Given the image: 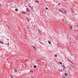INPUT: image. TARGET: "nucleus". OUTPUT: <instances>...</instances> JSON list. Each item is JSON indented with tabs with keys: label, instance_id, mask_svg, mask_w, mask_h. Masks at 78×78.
Returning <instances> with one entry per match:
<instances>
[{
	"label": "nucleus",
	"instance_id": "nucleus-43",
	"mask_svg": "<svg viewBox=\"0 0 78 78\" xmlns=\"http://www.w3.org/2000/svg\"><path fill=\"white\" fill-rule=\"evenodd\" d=\"M68 78H70V77H69Z\"/></svg>",
	"mask_w": 78,
	"mask_h": 78
},
{
	"label": "nucleus",
	"instance_id": "nucleus-10",
	"mask_svg": "<svg viewBox=\"0 0 78 78\" xmlns=\"http://www.w3.org/2000/svg\"><path fill=\"white\" fill-rule=\"evenodd\" d=\"M48 43L49 44H51V42L49 41H48Z\"/></svg>",
	"mask_w": 78,
	"mask_h": 78
},
{
	"label": "nucleus",
	"instance_id": "nucleus-21",
	"mask_svg": "<svg viewBox=\"0 0 78 78\" xmlns=\"http://www.w3.org/2000/svg\"><path fill=\"white\" fill-rule=\"evenodd\" d=\"M10 76H11V78H13L12 77V75H11Z\"/></svg>",
	"mask_w": 78,
	"mask_h": 78
},
{
	"label": "nucleus",
	"instance_id": "nucleus-17",
	"mask_svg": "<svg viewBox=\"0 0 78 78\" xmlns=\"http://www.w3.org/2000/svg\"><path fill=\"white\" fill-rule=\"evenodd\" d=\"M15 10L16 11H18V9H16Z\"/></svg>",
	"mask_w": 78,
	"mask_h": 78
},
{
	"label": "nucleus",
	"instance_id": "nucleus-11",
	"mask_svg": "<svg viewBox=\"0 0 78 78\" xmlns=\"http://www.w3.org/2000/svg\"><path fill=\"white\" fill-rule=\"evenodd\" d=\"M68 73H65V76H67V75Z\"/></svg>",
	"mask_w": 78,
	"mask_h": 78
},
{
	"label": "nucleus",
	"instance_id": "nucleus-44",
	"mask_svg": "<svg viewBox=\"0 0 78 78\" xmlns=\"http://www.w3.org/2000/svg\"><path fill=\"white\" fill-rule=\"evenodd\" d=\"M33 78H34L33 77Z\"/></svg>",
	"mask_w": 78,
	"mask_h": 78
},
{
	"label": "nucleus",
	"instance_id": "nucleus-22",
	"mask_svg": "<svg viewBox=\"0 0 78 78\" xmlns=\"http://www.w3.org/2000/svg\"><path fill=\"white\" fill-rule=\"evenodd\" d=\"M45 9H48V8H47V7L45 8Z\"/></svg>",
	"mask_w": 78,
	"mask_h": 78
},
{
	"label": "nucleus",
	"instance_id": "nucleus-25",
	"mask_svg": "<svg viewBox=\"0 0 78 78\" xmlns=\"http://www.w3.org/2000/svg\"><path fill=\"white\" fill-rule=\"evenodd\" d=\"M58 5H61V3H58Z\"/></svg>",
	"mask_w": 78,
	"mask_h": 78
},
{
	"label": "nucleus",
	"instance_id": "nucleus-24",
	"mask_svg": "<svg viewBox=\"0 0 78 78\" xmlns=\"http://www.w3.org/2000/svg\"><path fill=\"white\" fill-rule=\"evenodd\" d=\"M55 57H57V55H55Z\"/></svg>",
	"mask_w": 78,
	"mask_h": 78
},
{
	"label": "nucleus",
	"instance_id": "nucleus-5",
	"mask_svg": "<svg viewBox=\"0 0 78 78\" xmlns=\"http://www.w3.org/2000/svg\"><path fill=\"white\" fill-rule=\"evenodd\" d=\"M33 46V48L35 50H36V47H35V46Z\"/></svg>",
	"mask_w": 78,
	"mask_h": 78
},
{
	"label": "nucleus",
	"instance_id": "nucleus-31",
	"mask_svg": "<svg viewBox=\"0 0 78 78\" xmlns=\"http://www.w3.org/2000/svg\"><path fill=\"white\" fill-rule=\"evenodd\" d=\"M75 39H76V41H78V39L75 38Z\"/></svg>",
	"mask_w": 78,
	"mask_h": 78
},
{
	"label": "nucleus",
	"instance_id": "nucleus-12",
	"mask_svg": "<svg viewBox=\"0 0 78 78\" xmlns=\"http://www.w3.org/2000/svg\"><path fill=\"white\" fill-rule=\"evenodd\" d=\"M22 13L23 14H26V13H25V12L23 11L22 12Z\"/></svg>",
	"mask_w": 78,
	"mask_h": 78
},
{
	"label": "nucleus",
	"instance_id": "nucleus-18",
	"mask_svg": "<svg viewBox=\"0 0 78 78\" xmlns=\"http://www.w3.org/2000/svg\"><path fill=\"white\" fill-rule=\"evenodd\" d=\"M64 12L65 13H66L67 12V11H66V10H65L64 11Z\"/></svg>",
	"mask_w": 78,
	"mask_h": 78
},
{
	"label": "nucleus",
	"instance_id": "nucleus-6",
	"mask_svg": "<svg viewBox=\"0 0 78 78\" xmlns=\"http://www.w3.org/2000/svg\"><path fill=\"white\" fill-rule=\"evenodd\" d=\"M0 44H4V43L2 41H0Z\"/></svg>",
	"mask_w": 78,
	"mask_h": 78
},
{
	"label": "nucleus",
	"instance_id": "nucleus-41",
	"mask_svg": "<svg viewBox=\"0 0 78 78\" xmlns=\"http://www.w3.org/2000/svg\"><path fill=\"white\" fill-rule=\"evenodd\" d=\"M71 55H72V54H71Z\"/></svg>",
	"mask_w": 78,
	"mask_h": 78
},
{
	"label": "nucleus",
	"instance_id": "nucleus-36",
	"mask_svg": "<svg viewBox=\"0 0 78 78\" xmlns=\"http://www.w3.org/2000/svg\"><path fill=\"white\" fill-rule=\"evenodd\" d=\"M63 78H66V77L63 76Z\"/></svg>",
	"mask_w": 78,
	"mask_h": 78
},
{
	"label": "nucleus",
	"instance_id": "nucleus-33",
	"mask_svg": "<svg viewBox=\"0 0 78 78\" xmlns=\"http://www.w3.org/2000/svg\"><path fill=\"white\" fill-rule=\"evenodd\" d=\"M61 72H62V70L61 69Z\"/></svg>",
	"mask_w": 78,
	"mask_h": 78
},
{
	"label": "nucleus",
	"instance_id": "nucleus-9",
	"mask_svg": "<svg viewBox=\"0 0 78 78\" xmlns=\"http://www.w3.org/2000/svg\"><path fill=\"white\" fill-rule=\"evenodd\" d=\"M59 63H58V64H60L61 65H62V63L61 62H59Z\"/></svg>",
	"mask_w": 78,
	"mask_h": 78
},
{
	"label": "nucleus",
	"instance_id": "nucleus-19",
	"mask_svg": "<svg viewBox=\"0 0 78 78\" xmlns=\"http://www.w3.org/2000/svg\"><path fill=\"white\" fill-rule=\"evenodd\" d=\"M17 70H16V69H15V73H16V72H17Z\"/></svg>",
	"mask_w": 78,
	"mask_h": 78
},
{
	"label": "nucleus",
	"instance_id": "nucleus-35",
	"mask_svg": "<svg viewBox=\"0 0 78 78\" xmlns=\"http://www.w3.org/2000/svg\"><path fill=\"white\" fill-rule=\"evenodd\" d=\"M6 6H7V7H8V5H7V4H6Z\"/></svg>",
	"mask_w": 78,
	"mask_h": 78
},
{
	"label": "nucleus",
	"instance_id": "nucleus-4",
	"mask_svg": "<svg viewBox=\"0 0 78 78\" xmlns=\"http://www.w3.org/2000/svg\"><path fill=\"white\" fill-rule=\"evenodd\" d=\"M28 6L30 7V8L31 9H33V7H32L31 6V5H28Z\"/></svg>",
	"mask_w": 78,
	"mask_h": 78
},
{
	"label": "nucleus",
	"instance_id": "nucleus-34",
	"mask_svg": "<svg viewBox=\"0 0 78 78\" xmlns=\"http://www.w3.org/2000/svg\"><path fill=\"white\" fill-rule=\"evenodd\" d=\"M7 41H9V39H7Z\"/></svg>",
	"mask_w": 78,
	"mask_h": 78
},
{
	"label": "nucleus",
	"instance_id": "nucleus-37",
	"mask_svg": "<svg viewBox=\"0 0 78 78\" xmlns=\"http://www.w3.org/2000/svg\"><path fill=\"white\" fill-rule=\"evenodd\" d=\"M71 10H72V9L71 8Z\"/></svg>",
	"mask_w": 78,
	"mask_h": 78
},
{
	"label": "nucleus",
	"instance_id": "nucleus-20",
	"mask_svg": "<svg viewBox=\"0 0 78 78\" xmlns=\"http://www.w3.org/2000/svg\"><path fill=\"white\" fill-rule=\"evenodd\" d=\"M37 62H39V61H41V60H37Z\"/></svg>",
	"mask_w": 78,
	"mask_h": 78
},
{
	"label": "nucleus",
	"instance_id": "nucleus-1",
	"mask_svg": "<svg viewBox=\"0 0 78 78\" xmlns=\"http://www.w3.org/2000/svg\"><path fill=\"white\" fill-rule=\"evenodd\" d=\"M27 20L28 22H30V19H29L28 17H27Z\"/></svg>",
	"mask_w": 78,
	"mask_h": 78
},
{
	"label": "nucleus",
	"instance_id": "nucleus-16",
	"mask_svg": "<svg viewBox=\"0 0 78 78\" xmlns=\"http://www.w3.org/2000/svg\"><path fill=\"white\" fill-rule=\"evenodd\" d=\"M38 31L39 33H41V30H40L39 29H38Z\"/></svg>",
	"mask_w": 78,
	"mask_h": 78
},
{
	"label": "nucleus",
	"instance_id": "nucleus-28",
	"mask_svg": "<svg viewBox=\"0 0 78 78\" xmlns=\"http://www.w3.org/2000/svg\"><path fill=\"white\" fill-rule=\"evenodd\" d=\"M76 27H78V25H76Z\"/></svg>",
	"mask_w": 78,
	"mask_h": 78
},
{
	"label": "nucleus",
	"instance_id": "nucleus-42",
	"mask_svg": "<svg viewBox=\"0 0 78 78\" xmlns=\"http://www.w3.org/2000/svg\"><path fill=\"white\" fill-rule=\"evenodd\" d=\"M18 58V57L17 58V59Z\"/></svg>",
	"mask_w": 78,
	"mask_h": 78
},
{
	"label": "nucleus",
	"instance_id": "nucleus-2",
	"mask_svg": "<svg viewBox=\"0 0 78 78\" xmlns=\"http://www.w3.org/2000/svg\"><path fill=\"white\" fill-rule=\"evenodd\" d=\"M35 2L36 3H39V1H37V0H35Z\"/></svg>",
	"mask_w": 78,
	"mask_h": 78
},
{
	"label": "nucleus",
	"instance_id": "nucleus-13",
	"mask_svg": "<svg viewBox=\"0 0 78 78\" xmlns=\"http://www.w3.org/2000/svg\"><path fill=\"white\" fill-rule=\"evenodd\" d=\"M71 67H72V68H73L74 69L75 68V67L74 66H72Z\"/></svg>",
	"mask_w": 78,
	"mask_h": 78
},
{
	"label": "nucleus",
	"instance_id": "nucleus-29",
	"mask_svg": "<svg viewBox=\"0 0 78 78\" xmlns=\"http://www.w3.org/2000/svg\"><path fill=\"white\" fill-rule=\"evenodd\" d=\"M68 61H69V62H71V61H70V60H69Z\"/></svg>",
	"mask_w": 78,
	"mask_h": 78
},
{
	"label": "nucleus",
	"instance_id": "nucleus-38",
	"mask_svg": "<svg viewBox=\"0 0 78 78\" xmlns=\"http://www.w3.org/2000/svg\"><path fill=\"white\" fill-rule=\"evenodd\" d=\"M1 5H0V6H1Z\"/></svg>",
	"mask_w": 78,
	"mask_h": 78
},
{
	"label": "nucleus",
	"instance_id": "nucleus-23",
	"mask_svg": "<svg viewBox=\"0 0 78 78\" xmlns=\"http://www.w3.org/2000/svg\"><path fill=\"white\" fill-rule=\"evenodd\" d=\"M33 71L32 70H31L30 71V72H31V73H32L33 72Z\"/></svg>",
	"mask_w": 78,
	"mask_h": 78
},
{
	"label": "nucleus",
	"instance_id": "nucleus-26",
	"mask_svg": "<svg viewBox=\"0 0 78 78\" xmlns=\"http://www.w3.org/2000/svg\"><path fill=\"white\" fill-rule=\"evenodd\" d=\"M72 10V12H73V9H72V10Z\"/></svg>",
	"mask_w": 78,
	"mask_h": 78
},
{
	"label": "nucleus",
	"instance_id": "nucleus-32",
	"mask_svg": "<svg viewBox=\"0 0 78 78\" xmlns=\"http://www.w3.org/2000/svg\"><path fill=\"white\" fill-rule=\"evenodd\" d=\"M71 62V63H73V62H72V61H71V62Z\"/></svg>",
	"mask_w": 78,
	"mask_h": 78
},
{
	"label": "nucleus",
	"instance_id": "nucleus-27",
	"mask_svg": "<svg viewBox=\"0 0 78 78\" xmlns=\"http://www.w3.org/2000/svg\"><path fill=\"white\" fill-rule=\"evenodd\" d=\"M9 42H8V43L7 44V45H9Z\"/></svg>",
	"mask_w": 78,
	"mask_h": 78
},
{
	"label": "nucleus",
	"instance_id": "nucleus-8",
	"mask_svg": "<svg viewBox=\"0 0 78 78\" xmlns=\"http://www.w3.org/2000/svg\"><path fill=\"white\" fill-rule=\"evenodd\" d=\"M69 26L70 27V28L71 29H72V26L71 25H69Z\"/></svg>",
	"mask_w": 78,
	"mask_h": 78
},
{
	"label": "nucleus",
	"instance_id": "nucleus-15",
	"mask_svg": "<svg viewBox=\"0 0 78 78\" xmlns=\"http://www.w3.org/2000/svg\"><path fill=\"white\" fill-rule=\"evenodd\" d=\"M36 67H37L35 65L33 67L34 68H36Z\"/></svg>",
	"mask_w": 78,
	"mask_h": 78
},
{
	"label": "nucleus",
	"instance_id": "nucleus-14",
	"mask_svg": "<svg viewBox=\"0 0 78 78\" xmlns=\"http://www.w3.org/2000/svg\"><path fill=\"white\" fill-rule=\"evenodd\" d=\"M27 11L28 12H29L30 11H29V9H28V8H27Z\"/></svg>",
	"mask_w": 78,
	"mask_h": 78
},
{
	"label": "nucleus",
	"instance_id": "nucleus-39",
	"mask_svg": "<svg viewBox=\"0 0 78 78\" xmlns=\"http://www.w3.org/2000/svg\"><path fill=\"white\" fill-rule=\"evenodd\" d=\"M17 58H16V59H17Z\"/></svg>",
	"mask_w": 78,
	"mask_h": 78
},
{
	"label": "nucleus",
	"instance_id": "nucleus-40",
	"mask_svg": "<svg viewBox=\"0 0 78 78\" xmlns=\"http://www.w3.org/2000/svg\"><path fill=\"white\" fill-rule=\"evenodd\" d=\"M41 44H42V43H41Z\"/></svg>",
	"mask_w": 78,
	"mask_h": 78
},
{
	"label": "nucleus",
	"instance_id": "nucleus-7",
	"mask_svg": "<svg viewBox=\"0 0 78 78\" xmlns=\"http://www.w3.org/2000/svg\"><path fill=\"white\" fill-rule=\"evenodd\" d=\"M62 67L63 68H64V69H66V67H65V66H64V65H62Z\"/></svg>",
	"mask_w": 78,
	"mask_h": 78
},
{
	"label": "nucleus",
	"instance_id": "nucleus-3",
	"mask_svg": "<svg viewBox=\"0 0 78 78\" xmlns=\"http://www.w3.org/2000/svg\"><path fill=\"white\" fill-rule=\"evenodd\" d=\"M59 11H60V12H62V13H63V14H64V12L62 11V10H61V9H59Z\"/></svg>",
	"mask_w": 78,
	"mask_h": 78
},
{
	"label": "nucleus",
	"instance_id": "nucleus-30",
	"mask_svg": "<svg viewBox=\"0 0 78 78\" xmlns=\"http://www.w3.org/2000/svg\"><path fill=\"white\" fill-rule=\"evenodd\" d=\"M65 70V68H63V71H64Z\"/></svg>",
	"mask_w": 78,
	"mask_h": 78
}]
</instances>
